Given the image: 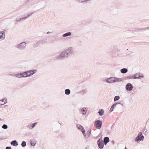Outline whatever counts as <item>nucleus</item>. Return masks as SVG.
Returning <instances> with one entry per match:
<instances>
[{"instance_id": "nucleus-26", "label": "nucleus", "mask_w": 149, "mask_h": 149, "mask_svg": "<svg viewBox=\"0 0 149 149\" xmlns=\"http://www.w3.org/2000/svg\"><path fill=\"white\" fill-rule=\"evenodd\" d=\"M115 81L116 82H120L122 81V79L120 78H116L115 77Z\"/></svg>"}, {"instance_id": "nucleus-7", "label": "nucleus", "mask_w": 149, "mask_h": 149, "mask_svg": "<svg viewBox=\"0 0 149 149\" xmlns=\"http://www.w3.org/2000/svg\"><path fill=\"white\" fill-rule=\"evenodd\" d=\"M134 79H140L143 77V76L142 74L138 73L135 74L134 76Z\"/></svg>"}, {"instance_id": "nucleus-19", "label": "nucleus", "mask_w": 149, "mask_h": 149, "mask_svg": "<svg viewBox=\"0 0 149 149\" xmlns=\"http://www.w3.org/2000/svg\"><path fill=\"white\" fill-rule=\"evenodd\" d=\"M11 145L15 146H16L18 145L17 142L16 140L12 141L11 142Z\"/></svg>"}, {"instance_id": "nucleus-8", "label": "nucleus", "mask_w": 149, "mask_h": 149, "mask_svg": "<svg viewBox=\"0 0 149 149\" xmlns=\"http://www.w3.org/2000/svg\"><path fill=\"white\" fill-rule=\"evenodd\" d=\"M27 74L26 71L23 72L18 73L16 74V77L17 78H20L23 77H26V75Z\"/></svg>"}, {"instance_id": "nucleus-25", "label": "nucleus", "mask_w": 149, "mask_h": 149, "mask_svg": "<svg viewBox=\"0 0 149 149\" xmlns=\"http://www.w3.org/2000/svg\"><path fill=\"white\" fill-rule=\"evenodd\" d=\"M120 97L119 96H116L114 97V102H115L117 100H118L120 99Z\"/></svg>"}, {"instance_id": "nucleus-14", "label": "nucleus", "mask_w": 149, "mask_h": 149, "mask_svg": "<svg viewBox=\"0 0 149 149\" xmlns=\"http://www.w3.org/2000/svg\"><path fill=\"white\" fill-rule=\"evenodd\" d=\"M7 99L5 98L0 100V105H2L6 103L7 102Z\"/></svg>"}, {"instance_id": "nucleus-4", "label": "nucleus", "mask_w": 149, "mask_h": 149, "mask_svg": "<svg viewBox=\"0 0 149 149\" xmlns=\"http://www.w3.org/2000/svg\"><path fill=\"white\" fill-rule=\"evenodd\" d=\"M97 143L99 148L102 149L103 148L104 146V141L102 140V138H100L97 141Z\"/></svg>"}, {"instance_id": "nucleus-16", "label": "nucleus", "mask_w": 149, "mask_h": 149, "mask_svg": "<svg viewBox=\"0 0 149 149\" xmlns=\"http://www.w3.org/2000/svg\"><path fill=\"white\" fill-rule=\"evenodd\" d=\"M87 111L86 108H83L81 110V112L82 113L83 115H85Z\"/></svg>"}, {"instance_id": "nucleus-28", "label": "nucleus", "mask_w": 149, "mask_h": 149, "mask_svg": "<svg viewBox=\"0 0 149 149\" xmlns=\"http://www.w3.org/2000/svg\"><path fill=\"white\" fill-rule=\"evenodd\" d=\"M21 145L23 147H25L26 146V143L25 141H23L21 143Z\"/></svg>"}, {"instance_id": "nucleus-29", "label": "nucleus", "mask_w": 149, "mask_h": 149, "mask_svg": "<svg viewBox=\"0 0 149 149\" xmlns=\"http://www.w3.org/2000/svg\"><path fill=\"white\" fill-rule=\"evenodd\" d=\"M125 78L127 79H134V76H128L126 77Z\"/></svg>"}, {"instance_id": "nucleus-20", "label": "nucleus", "mask_w": 149, "mask_h": 149, "mask_svg": "<svg viewBox=\"0 0 149 149\" xmlns=\"http://www.w3.org/2000/svg\"><path fill=\"white\" fill-rule=\"evenodd\" d=\"M91 130L90 129L89 130L86 132V138H88L91 134Z\"/></svg>"}, {"instance_id": "nucleus-9", "label": "nucleus", "mask_w": 149, "mask_h": 149, "mask_svg": "<svg viewBox=\"0 0 149 149\" xmlns=\"http://www.w3.org/2000/svg\"><path fill=\"white\" fill-rule=\"evenodd\" d=\"M115 77H112L107 79L106 81L109 83H112L115 82Z\"/></svg>"}, {"instance_id": "nucleus-23", "label": "nucleus", "mask_w": 149, "mask_h": 149, "mask_svg": "<svg viewBox=\"0 0 149 149\" xmlns=\"http://www.w3.org/2000/svg\"><path fill=\"white\" fill-rule=\"evenodd\" d=\"M70 91L69 89H66L65 90V94L66 95H69L70 93Z\"/></svg>"}, {"instance_id": "nucleus-36", "label": "nucleus", "mask_w": 149, "mask_h": 149, "mask_svg": "<svg viewBox=\"0 0 149 149\" xmlns=\"http://www.w3.org/2000/svg\"><path fill=\"white\" fill-rule=\"evenodd\" d=\"M53 32V31H52V32L48 31L47 32L46 34L47 35H49L51 33H52Z\"/></svg>"}, {"instance_id": "nucleus-35", "label": "nucleus", "mask_w": 149, "mask_h": 149, "mask_svg": "<svg viewBox=\"0 0 149 149\" xmlns=\"http://www.w3.org/2000/svg\"><path fill=\"white\" fill-rule=\"evenodd\" d=\"M31 76V74L30 73L29 74L28 73L26 75V77H29Z\"/></svg>"}, {"instance_id": "nucleus-11", "label": "nucleus", "mask_w": 149, "mask_h": 149, "mask_svg": "<svg viewBox=\"0 0 149 149\" xmlns=\"http://www.w3.org/2000/svg\"><path fill=\"white\" fill-rule=\"evenodd\" d=\"M34 12H32L30 13V14H28L27 15V16L25 17H23L22 18H20L19 19H17L16 20V21H19V22L22 21L24 20V19H27L28 17H29L31 15H32L33 13Z\"/></svg>"}, {"instance_id": "nucleus-32", "label": "nucleus", "mask_w": 149, "mask_h": 149, "mask_svg": "<svg viewBox=\"0 0 149 149\" xmlns=\"http://www.w3.org/2000/svg\"><path fill=\"white\" fill-rule=\"evenodd\" d=\"M37 46H39L40 45L42 44L41 40H39L37 42Z\"/></svg>"}, {"instance_id": "nucleus-37", "label": "nucleus", "mask_w": 149, "mask_h": 149, "mask_svg": "<svg viewBox=\"0 0 149 149\" xmlns=\"http://www.w3.org/2000/svg\"><path fill=\"white\" fill-rule=\"evenodd\" d=\"M113 109L112 108V107H111V108L110 109V112H112L113 111Z\"/></svg>"}, {"instance_id": "nucleus-27", "label": "nucleus", "mask_w": 149, "mask_h": 149, "mask_svg": "<svg viewBox=\"0 0 149 149\" xmlns=\"http://www.w3.org/2000/svg\"><path fill=\"white\" fill-rule=\"evenodd\" d=\"M81 130V132H82L83 135H84V136L85 137H86V134L85 130L84 129V128L83 129H82V130Z\"/></svg>"}, {"instance_id": "nucleus-22", "label": "nucleus", "mask_w": 149, "mask_h": 149, "mask_svg": "<svg viewBox=\"0 0 149 149\" xmlns=\"http://www.w3.org/2000/svg\"><path fill=\"white\" fill-rule=\"evenodd\" d=\"M104 111L102 109H101L99 110L98 113L100 116H102L104 115Z\"/></svg>"}, {"instance_id": "nucleus-6", "label": "nucleus", "mask_w": 149, "mask_h": 149, "mask_svg": "<svg viewBox=\"0 0 149 149\" xmlns=\"http://www.w3.org/2000/svg\"><path fill=\"white\" fill-rule=\"evenodd\" d=\"M133 86L130 83H127L125 86V89L127 91H130L133 89Z\"/></svg>"}, {"instance_id": "nucleus-30", "label": "nucleus", "mask_w": 149, "mask_h": 149, "mask_svg": "<svg viewBox=\"0 0 149 149\" xmlns=\"http://www.w3.org/2000/svg\"><path fill=\"white\" fill-rule=\"evenodd\" d=\"M87 90L86 89H84L81 91V93L82 94H86L87 93Z\"/></svg>"}, {"instance_id": "nucleus-13", "label": "nucleus", "mask_w": 149, "mask_h": 149, "mask_svg": "<svg viewBox=\"0 0 149 149\" xmlns=\"http://www.w3.org/2000/svg\"><path fill=\"white\" fill-rule=\"evenodd\" d=\"M37 72V70L36 69L33 70H30L29 71H26L27 74L29 73H30L31 75H33L35 73Z\"/></svg>"}, {"instance_id": "nucleus-10", "label": "nucleus", "mask_w": 149, "mask_h": 149, "mask_svg": "<svg viewBox=\"0 0 149 149\" xmlns=\"http://www.w3.org/2000/svg\"><path fill=\"white\" fill-rule=\"evenodd\" d=\"M37 123L35 122L34 123H30L29 125H27V127L30 129H33L35 126L37 125Z\"/></svg>"}, {"instance_id": "nucleus-33", "label": "nucleus", "mask_w": 149, "mask_h": 149, "mask_svg": "<svg viewBox=\"0 0 149 149\" xmlns=\"http://www.w3.org/2000/svg\"><path fill=\"white\" fill-rule=\"evenodd\" d=\"M117 103H114L111 106V107H112V108L113 109L116 106V105L117 104Z\"/></svg>"}, {"instance_id": "nucleus-2", "label": "nucleus", "mask_w": 149, "mask_h": 149, "mask_svg": "<svg viewBox=\"0 0 149 149\" xmlns=\"http://www.w3.org/2000/svg\"><path fill=\"white\" fill-rule=\"evenodd\" d=\"M17 48L19 50L22 51L25 49L26 47V44L25 42H22L17 45Z\"/></svg>"}, {"instance_id": "nucleus-1", "label": "nucleus", "mask_w": 149, "mask_h": 149, "mask_svg": "<svg viewBox=\"0 0 149 149\" xmlns=\"http://www.w3.org/2000/svg\"><path fill=\"white\" fill-rule=\"evenodd\" d=\"M73 50V48L72 47H70L62 52L60 54V56L61 58L68 57L71 55Z\"/></svg>"}, {"instance_id": "nucleus-39", "label": "nucleus", "mask_w": 149, "mask_h": 149, "mask_svg": "<svg viewBox=\"0 0 149 149\" xmlns=\"http://www.w3.org/2000/svg\"><path fill=\"white\" fill-rule=\"evenodd\" d=\"M117 104H121L122 106H123V104L121 102H119L118 103H117Z\"/></svg>"}, {"instance_id": "nucleus-42", "label": "nucleus", "mask_w": 149, "mask_h": 149, "mask_svg": "<svg viewBox=\"0 0 149 149\" xmlns=\"http://www.w3.org/2000/svg\"><path fill=\"white\" fill-rule=\"evenodd\" d=\"M124 149H127L126 148V147H125V148Z\"/></svg>"}, {"instance_id": "nucleus-21", "label": "nucleus", "mask_w": 149, "mask_h": 149, "mask_svg": "<svg viewBox=\"0 0 149 149\" xmlns=\"http://www.w3.org/2000/svg\"><path fill=\"white\" fill-rule=\"evenodd\" d=\"M71 35V33L70 32H68L63 34V35L62 36L63 37H65L68 36H70Z\"/></svg>"}, {"instance_id": "nucleus-17", "label": "nucleus", "mask_w": 149, "mask_h": 149, "mask_svg": "<svg viewBox=\"0 0 149 149\" xmlns=\"http://www.w3.org/2000/svg\"><path fill=\"white\" fill-rule=\"evenodd\" d=\"M104 144L105 145H106L107 144L109 141V137H106L104 139Z\"/></svg>"}, {"instance_id": "nucleus-41", "label": "nucleus", "mask_w": 149, "mask_h": 149, "mask_svg": "<svg viewBox=\"0 0 149 149\" xmlns=\"http://www.w3.org/2000/svg\"><path fill=\"white\" fill-rule=\"evenodd\" d=\"M85 2H86V1H91V0H85Z\"/></svg>"}, {"instance_id": "nucleus-38", "label": "nucleus", "mask_w": 149, "mask_h": 149, "mask_svg": "<svg viewBox=\"0 0 149 149\" xmlns=\"http://www.w3.org/2000/svg\"><path fill=\"white\" fill-rule=\"evenodd\" d=\"M6 149H11V148L10 147L8 146L6 148Z\"/></svg>"}, {"instance_id": "nucleus-5", "label": "nucleus", "mask_w": 149, "mask_h": 149, "mask_svg": "<svg viewBox=\"0 0 149 149\" xmlns=\"http://www.w3.org/2000/svg\"><path fill=\"white\" fill-rule=\"evenodd\" d=\"M102 124V122L100 120H97L95 121L94 125L96 128L100 129L101 127Z\"/></svg>"}, {"instance_id": "nucleus-24", "label": "nucleus", "mask_w": 149, "mask_h": 149, "mask_svg": "<svg viewBox=\"0 0 149 149\" xmlns=\"http://www.w3.org/2000/svg\"><path fill=\"white\" fill-rule=\"evenodd\" d=\"M76 126L77 128L79 130H81L84 128V127L80 124H77Z\"/></svg>"}, {"instance_id": "nucleus-3", "label": "nucleus", "mask_w": 149, "mask_h": 149, "mask_svg": "<svg viewBox=\"0 0 149 149\" xmlns=\"http://www.w3.org/2000/svg\"><path fill=\"white\" fill-rule=\"evenodd\" d=\"M144 139V136L142 135V132H140L136 138L135 141L136 142L139 143L141 141H143Z\"/></svg>"}, {"instance_id": "nucleus-12", "label": "nucleus", "mask_w": 149, "mask_h": 149, "mask_svg": "<svg viewBox=\"0 0 149 149\" xmlns=\"http://www.w3.org/2000/svg\"><path fill=\"white\" fill-rule=\"evenodd\" d=\"M5 38V34L4 31L0 32V39L4 40Z\"/></svg>"}, {"instance_id": "nucleus-40", "label": "nucleus", "mask_w": 149, "mask_h": 149, "mask_svg": "<svg viewBox=\"0 0 149 149\" xmlns=\"http://www.w3.org/2000/svg\"><path fill=\"white\" fill-rule=\"evenodd\" d=\"M111 143L113 144H114V141L113 140L112 141H111Z\"/></svg>"}, {"instance_id": "nucleus-18", "label": "nucleus", "mask_w": 149, "mask_h": 149, "mask_svg": "<svg viewBox=\"0 0 149 149\" xmlns=\"http://www.w3.org/2000/svg\"><path fill=\"white\" fill-rule=\"evenodd\" d=\"M128 71V70L126 68H123L120 70V72L122 73L125 74Z\"/></svg>"}, {"instance_id": "nucleus-31", "label": "nucleus", "mask_w": 149, "mask_h": 149, "mask_svg": "<svg viewBox=\"0 0 149 149\" xmlns=\"http://www.w3.org/2000/svg\"><path fill=\"white\" fill-rule=\"evenodd\" d=\"M2 127L4 129H6L8 128V126L6 124H3Z\"/></svg>"}, {"instance_id": "nucleus-15", "label": "nucleus", "mask_w": 149, "mask_h": 149, "mask_svg": "<svg viewBox=\"0 0 149 149\" xmlns=\"http://www.w3.org/2000/svg\"><path fill=\"white\" fill-rule=\"evenodd\" d=\"M30 143L32 146H34L36 144V141L35 139H32L30 141Z\"/></svg>"}, {"instance_id": "nucleus-34", "label": "nucleus", "mask_w": 149, "mask_h": 149, "mask_svg": "<svg viewBox=\"0 0 149 149\" xmlns=\"http://www.w3.org/2000/svg\"><path fill=\"white\" fill-rule=\"evenodd\" d=\"M42 42V44L45 43L46 42V41L44 39H42L41 40Z\"/></svg>"}]
</instances>
